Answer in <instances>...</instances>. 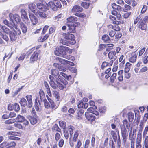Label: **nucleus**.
Instances as JSON below:
<instances>
[{
	"label": "nucleus",
	"instance_id": "1",
	"mask_svg": "<svg viewBox=\"0 0 148 148\" xmlns=\"http://www.w3.org/2000/svg\"><path fill=\"white\" fill-rule=\"evenodd\" d=\"M51 73L52 76L51 75L49 76V77L50 79L49 83L51 86L53 88L55 89L57 86L56 84L55 83V81L59 79L61 80L62 76L59 74V71L56 69H51Z\"/></svg>",
	"mask_w": 148,
	"mask_h": 148
},
{
	"label": "nucleus",
	"instance_id": "2",
	"mask_svg": "<svg viewBox=\"0 0 148 148\" xmlns=\"http://www.w3.org/2000/svg\"><path fill=\"white\" fill-rule=\"evenodd\" d=\"M54 53L56 55L61 56L64 58L72 61L75 60V58L74 56L70 55L64 54V46H61L56 47L54 51Z\"/></svg>",
	"mask_w": 148,
	"mask_h": 148
},
{
	"label": "nucleus",
	"instance_id": "3",
	"mask_svg": "<svg viewBox=\"0 0 148 148\" xmlns=\"http://www.w3.org/2000/svg\"><path fill=\"white\" fill-rule=\"evenodd\" d=\"M55 62L53 64L54 67L58 68L60 71L65 72L68 67H64L65 59H63L58 57H56L55 60Z\"/></svg>",
	"mask_w": 148,
	"mask_h": 148
},
{
	"label": "nucleus",
	"instance_id": "4",
	"mask_svg": "<svg viewBox=\"0 0 148 148\" xmlns=\"http://www.w3.org/2000/svg\"><path fill=\"white\" fill-rule=\"evenodd\" d=\"M0 30L2 32L6 34L10 33V37L11 41H13L16 40L17 38L16 34L11 32L6 27L2 26L0 24Z\"/></svg>",
	"mask_w": 148,
	"mask_h": 148
},
{
	"label": "nucleus",
	"instance_id": "5",
	"mask_svg": "<svg viewBox=\"0 0 148 148\" xmlns=\"http://www.w3.org/2000/svg\"><path fill=\"white\" fill-rule=\"evenodd\" d=\"M130 124H129L128 121L126 119H124L122 121V123L120 125L121 132L123 136V135L126 133L127 129H129Z\"/></svg>",
	"mask_w": 148,
	"mask_h": 148
},
{
	"label": "nucleus",
	"instance_id": "6",
	"mask_svg": "<svg viewBox=\"0 0 148 148\" xmlns=\"http://www.w3.org/2000/svg\"><path fill=\"white\" fill-rule=\"evenodd\" d=\"M62 35L64 38L67 40L69 44L74 45L76 43L75 37L73 34L64 33Z\"/></svg>",
	"mask_w": 148,
	"mask_h": 148
},
{
	"label": "nucleus",
	"instance_id": "7",
	"mask_svg": "<svg viewBox=\"0 0 148 148\" xmlns=\"http://www.w3.org/2000/svg\"><path fill=\"white\" fill-rule=\"evenodd\" d=\"M37 7L38 10L42 11L44 10H47L49 8L48 4L42 0H40L38 3H37Z\"/></svg>",
	"mask_w": 148,
	"mask_h": 148
},
{
	"label": "nucleus",
	"instance_id": "8",
	"mask_svg": "<svg viewBox=\"0 0 148 148\" xmlns=\"http://www.w3.org/2000/svg\"><path fill=\"white\" fill-rule=\"evenodd\" d=\"M48 5L54 11L56 10L58 8H60L61 7L60 2L58 0H54L53 2L50 1Z\"/></svg>",
	"mask_w": 148,
	"mask_h": 148
},
{
	"label": "nucleus",
	"instance_id": "9",
	"mask_svg": "<svg viewBox=\"0 0 148 148\" xmlns=\"http://www.w3.org/2000/svg\"><path fill=\"white\" fill-rule=\"evenodd\" d=\"M9 20L15 23V22L18 23L21 21V19L19 16L17 14L13 15L12 13H10L9 15Z\"/></svg>",
	"mask_w": 148,
	"mask_h": 148
},
{
	"label": "nucleus",
	"instance_id": "10",
	"mask_svg": "<svg viewBox=\"0 0 148 148\" xmlns=\"http://www.w3.org/2000/svg\"><path fill=\"white\" fill-rule=\"evenodd\" d=\"M47 10H38L37 12L35 14L39 18L41 19L46 18L48 15Z\"/></svg>",
	"mask_w": 148,
	"mask_h": 148
},
{
	"label": "nucleus",
	"instance_id": "11",
	"mask_svg": "<svg viewBox=\"0 0 148 148\" xmlns=\"http://www.w3.org/2000/svg\"><path fill=\"white\" fill-rule=\"evenodd\" d=\"M126 57H130L129 58V61L132 63H135L137 58V55H136L135 52H133L132 53H129L127 55H126Z\"/></svg>",
	"mask_w": 148,
	"mask_h": 148
},
{
	"label": "nucleus",
	"instance_id": "12",
	"mask_svg": "<svg viewBox=\"0 0 148 148\" xmlns=\"http://www.w3.org/2000/svg\"><path fill=\"white\" fill-rule=\"evenodd\" d=\"M78 23L74 22L68 23L67 25L69 27V32L72 33L74 32L75 27L78 25Z\"/></svg>",
	"mask_w": 148,
	"mask_h": 148
},
{
	"label": "nucleus",
	"instance_id": "13",
	"mask_svg": "<svg viewBox=\"0 0 148 148\" xmlns=\"http://www.w3.org/2000/svg\"><path fill=\"white\" fill-rule=\"evenodd\" d=\"M40 52V51L38 50L34 51L30 57V61L31 62H33L38 60V56Z\"/></svg>",
	"mask_w": 148,
	"mask_h": 148
},
{
	"label": "nucleus",
	"instance_id": "14",
	"mask_svg": "<svg viewBox=\"0 0 148 148\" xmlns=\"http://www.w3.org/2000/svg\"><path fill=\"white\" fill-rule=\"evenodd\" d=\"M85 116L87 119L90 122L94 121L95 119V116L92 113H89L88 112H86L85 113Z\"/></svg>",
	"mask_w": 148,
	"mask_h": 148
},
{
	"label": "nucleus",
	"instance_id": "15",
	"mask_svg": "<svg viewBox=\"0 0 148 148\" xmlns=\"http://www.w3.org/2000/svg\"><path fill=\"white\" fill-rule=\"evenodd\" d=\"M29 16L32 24L33 25H36L38 23L37 18L32 13H29Z\"/></svg>",
	"mask_w": 148,
	"mask_h": 148
},
{
	"label": "nucleus",
	"instance_id": "16",
	"mask_svg": "<svg viewBox=\"0 0 148 148\" xmlns=\"http://www.w3.org/2000/svg\"><path fill=\"white\" fill-rule=\"evenodd\" d=\"M29 8L35 14L37 12L38 9L37 6L33 3L30 4L29 5Z\"/></svg>",
	"mask_w": 148,
	"mask_h": 148
},
{
	"label": "nucleus",
	"instance_id": "17",
	"mask_svg": "<svg viewBox=\"0 0 148 148\" xmlns=\"http://www.w3.org/2000/svg\"><path fill=\"white\" fill-rule=\"evenodd\" d=\"M82 11V8L78 5L74 6L71 10L72 12L73 13H79Z\"/></svg>",
	"mask_w": 148,
	"mask_h": 148
},
{
	"label": "nucleus",
	"instance_id": "18",
	"mask_svg": "<svg viewBox=\"0 0 148 148\" xmlns=\"http://www.w3.org/2000/svg\"><path fill=\"white\" fill-rule=\"evenodd\" d=\"M139 27L142 30H146L147 27V23L145 22L140 21L139 23Z\"/></svg>",
	"mask_w": 148,
	"mask_h": 148
},
{
	"label": "nucleus",
	"instance_id": "19",
	"mask_svg": "<svg viewBox=\"0 0 148 148\" xmlns=\"http://www.w3.org/2000/svg\"><path fill=\"white\" fill-rule=\"evenodd\" d=\"M55 83L56 84L57 86L54 89L57 88V87H58L60 90H62L64 88V87L61 84L62 83L60 82V79L55 81Z\"/></svg>",
	"mask_w": 148,
	"mask_h": 148
},
{
	"label": "nucleus",
	"instance_id": "20",
	"mask_svg": "<svg viewBox=\"0 0 148 148\" xmlns=\"http://www.w3.org/2000/svg\"><path fill=\"white\" fill-rule=\"evenodd\" d=\"M25 118L24 117L20 115H18L17 116L15 119V122H22L24 121Z\"/></svg>",
	"mask_w": 148,
	"mask_h": 148
},
{
	"label": "nucleus",
	"instance_id": "21",
	"mask_svg": "<svg viewBox=\"0 0 148 148\" xmlns=\"http://www.w3.org/2000/svg\"><path fill=\"white\" fill-rule=\"evenodd\" d=\"M116 53L115 51H111L108 54V57L109 59H112L116 58Z\"/></svg>",
	"mask_w": 148,
	"mask_h": 148
},
{
	"label": "nucleus",
	"instance_id": "22",
	"mask_svg": "<svg viewBox=\"0 0 148 148\" xmlns=\"http://www.w3.org/2000/svg\"><path fill=\"white\" fill-rule=\"evenodd\" d=\"M37 120L38 118L36 116H34L33 117H31L30 119H29L31 124L32 125L35 124L36 123Z\"/></svg>",
	"mask_w": 148,
	"mask_h": 148
},
{
	"label": "nucleus",
	"instance_id": "23",
	"mask_svg": "<svg viewBox=\"0 0 148 148\" xmlns=\"http://www.w3.org/2000/svg\"><path fill=\"white\" fill-rule=\"evenodd\" d=\"M26 98L29 103L28 105L29 108L31 107L32 105V96L31 95H27L26 96Z\"/></svg>",
	"mask_w": 148,
	"mask_h": 148
},
{
	"label": "nucleus",
	"instance_id": "24",
	"mask_svg": "<svg viewBox=\"0 0 148 148\" xmlns=\"http://www.w3.org/2000/svg\"><path fill=\"white\" fill-rule=\"evenodd\" d=\"M84 111L82 110H79L76 116V118L79 120L82 119L83 116Z\"/></svg>",
	"mask_w": 148,
	"mask_h": 148
},
{
	"label": "nucleus",
	"instance_id": "25",
	"mask_svg": "<svg viewBox=\"0 0 148 148\" xmlns=\"http://www.w3.org/2000/svg\"><path fill=\"white\" fill-rule=\"evenodd\" d=\"M3 23L5 25H7L8 27H10L11 29H12L14 25V23H9L8 21L6 20H5L3 21Z\"/></svg>",
	"mask_w": 148,
	"mask_h": 148
},
{
	"label": "nucleus",
	"instance_id": "26",
	"mask_svg": "<svg viewBox=\"0 0 148 148\" xmlns=\"http://www.w3.org/2000/svg\"><path fill=\"white\" fill-rule=\"evenodd\" d=\"M20 12L21 13V17L22 19L24 18H27L28 17L27 14L25 10L24 9H21V10Z\"/></svg>",
	"mask_w": 148,
	"mask_h": 148
},
{
	"label": "nucleus",
	"instance_id": "27",
	"mask_svg": "<svg viewBox=\"0 0 148 148\" xmlns=\"http://www.w3.org/2000/svg\"><path fill=\"white\" fill-rule=\"evenodd\" d=\"M60 73L64 78L67 79L69 81H70L72 82V83L73 82L72 81H71L72 79L71 77V75L67 76L66 74L62 72H60Z\"/></svg>",
	"mask_w": 148,
	"mask_h": 148
},
{
	"label": "nucleus",
	"instance_id": "28",
	"mask_svg": "<svg viewBox=\"0 0 148 148\" xmlns=\"http://www.w3.org/2000/svg\"><path fill=\"white\" fill-rule=\"evenodd\" d=\"M38 97L40 98V100H42L44 99L45 95L44 91L42 90H40L39 92V94L38 95Z\"/></svg>",
	"mask_w": 148,
	"mask_h": 148
},
{
	"label": "nucleus",
	"instance_id": "29",
	"mask_svg": "<svg viewBox=\"0 0 148 148\" xmlns=\"http://www.w3.org/2000/svg\"><path fill=\"white\" fill-rule=\"evenodd\" d=\"M77 18L74 16H71L67 19L68 22H69V23L76 22V21H77Z\"/></svg>",
	"mask_w": 148,
	"mask_h": 148
},
{
	"label": "nucleus",
	"instance_id": "30",
	"mask_svg": "<svg viewBox=\"0 0 148 148\" xmlns=\"http://www.w3.org/2000/svg\"><path fill=\"white\" fill-rule=\"evenodd\" d=\"M64 54L66 55H67V53L70 54L72 52V50L71 49L65 46H64Z\"/></svg>",
	"mask_w": 148,
	"mask_h": 148
},
{
	"label": "nucleus",
	"instance_id": "31",
	"mask_svg": "<svg viewBox=\"0 0 148 148\" xmlns=\"http://www.w3.org/2000/svg\"><path fill=\"white\" fill-rule=\"evenodd\" d=\"M132 64L129 62H127L125 66V67L124 68V71H129L131 69Z\"/></svg>",
	"mask_w": 148,
	"mask_h": 148
},
{
	"label": "nucleus",
	"instance_id": "32",
	"mask_svg": "<svg viewBox=\"0 0 148 148\" xmlns=\"http://www.w3.org/2000/svg\"><path fill=\"white\" fill-rule=\"evenodd\" d=\"M74 65V63L70 61H68L66 60H65L64 67H66H66H68V68H67L66 69H69V65H70L71 66H73Z\"/></svg>",
	"mask_w": 148,
	"mask_h": 148
},
{
	"label": "nucleus",
	"instance_id": "33",
	"mask_svg": "<svg viewBox=\"0 0 148 148\" xmlns=\"http://www.w3.org/2000/svg\"><path fill=\"white\" fill-rule=\"evenodd\" d=\"M20 25L21 28L22 30L23 33H26L27 29V27L23 23H21Z\"/></svg>",
	"mask_w": 148,
	"mask_h": 148
},
{
	"label": "nucleus",
	"instance_id": "34",
	"mask_svg": "<svg viewBox=\"0 0 148 148\" xmlns=\"http://www.w3.org/2000/svg\"><path fill=\"white\" fill-rule=\"evenodd\" d=\"M116 132L119 133L118 129H116L115 130V131L113 130L111 131V134L112 136L113 139L114 140H116L117 138V135L116 133Z\"/></svg>",
	"mask_w": 148,
	"mask_h": 148
},
{
	"label": "nucleus",
	"instance_id": "35",
	"mask_svg": "<svg viewBox=\"0 0 148 148\" xmlns=\"http://www.w3.org/2000/svg\"><path fill=\"white\" fill-rule=\"evenodd\" d=\"M8 146L6 148H14L16 145V143L14 141H11L9 143H8Z\"/></svg>",
	"mask_w": 148,
	"mask_h": 148
},
{
	"label": "nucleus",
	"instance_id": "36",
	"mask_svg": "<svg viewBox=\"0 0 148 148\" xmlns=\"http://www.w3.org/2000/svg\"><path fill=\"white\" fill-rule=\"evenodd\" d=\"M79 133L78 130H76L74 133L73 137V141L74 142H76L78 138V137Z\"/></svg>",
	"mask_w": 148,
	"mask_h": 148
},
{
	"label": "nucleus",
	"instance_id": "37",
	"mask_svg": "<svg viewBox=\"0 0 148 148\" xmlns=\"http://www.w3.org/2000/svg\"><path fill=\"white\" fill-rule=\"evenodd\" d=\"M20 103L22 106H25L27 105V101L25 98H23L20 101Z\"/></svg>",
	"mask_w": 148,
	"mask_h": 148
},
{
	"label": "nucleus",
	"instance_id": "38",
	"mask_svg": "<svg viewBox=\"0 0 148 148\" xmlns=\"http://www.w3.org/2000/svg\"><path fill=\"white\" fill-rule=\"evenodd\" d=\"M12 29H13L15 33V34L18 35L20 34L21 32L20 30L18 28L17 26L15 25V24L14 26Z\"/></svg>",
	"mask_w": 148,
	"mask_h": 148
},
{
	"label": "nucleus",
	"instance_id": "39",
	"mask_svg": "<svg viewBox=\"0 0 148 148\" xmlns=\"http://www.w3.org/2000/svg\"><path fill=\"white\" fill-rule=\"evenodd\" d=\"M128 116L129 121H132L134 117V114L132 112H130L128 114Z\"/></svg>",
	"mask_w": 148,
	"mask_h": 148
},
{
	"label": "nucleus",
	"instance_id": "40",
	"mask_svg": "<svg viewBox=\"0 0 148 148\" xmlns=\"http://www.w3.org/2000/svg\"><path fill=\"white\" fill-rule=\"evenodd\" d=\"M105 46V47L108 48L106 49V51H108L111 49H113V46L114 45L112 44H106V45Z\"/></svg>",
	"mask_w": 148,
	"mask_h": 148
},
{
	"label": "nucleus",
	"instance_id": "41",
	"mask_svg": "<svg viewBox=\"0 0 148 148\" xmlns=\"http://www.w3.org/2000/svg\"><path fill=\"white\" fill-rule=\"evenodd\" d=\"M59 125L62 128L65 130L66 126V123L63 121H60L59 122Z\"/></svg>",
	"mask_w": 148,
	"mask_h": 148
},
{
	"label": "nucleus",
	"instance_id": "42",
	"mask_svg": "<svg viewBox=\"0 0 148 148\" xmlns=\"http://www.w3.org/2000/svg\"><path fill=\"white\" fill-rule=\"evenodd\" d=\"M124 78L127 79H129L131 76V74L129 72V71H124Z\"/></svg>",
	"mask_w": 148,
	"mask_h": 148
},
{
	"label": "nucleus",
	"instance_id": "43",
	"mask_svg": "<svg viewBox=\"0 0 148 148\" xmlns=\"http://www.w3.org/2000/svg\"><path fill=\"white\" fill-rule=\"evenodd\" d=\"M37 100L39 102V103H40V102L39 101L40 100L38 99V98H36L35 101V107L36 110L38 111L39 110V108L38 107V103L37 102Z\"/></svg>",
	"mask_w": 148,
	"mask_h": 148
},
{
	"label": "nucleus",
	"instance_id": "44",
	"mask_svg": "<svg viewBox=\"0 0 148 148\" xmlns=\"http://www.w3.org/2000/svg\"><path fill=\"white\" fill-rule=\"evenodd\" d=\"M117 74L116 73H114L112 74L110 78V81L112 83H113L116 77Z\"/></svg>",
	"mask_w": 148,
	"mask_h": 148
},
{
	"label": "nucleus",
	"instance_id": "45",
	"mask_svg": "<svg viewBox=\"0 0 148 148\" xmlns=\"http://www.w3.org/2000/svg\"><path fill=\"white\" fill-rule=\"evenodd\" d=\"M53 95L56 98L57 101H58L59 100L60 97L58 92L56 91H53Z\"/></svg>",
	"mask_w": 148,
	"mask_h": 148
},
{
	"label": "nucleus",
	"instance_id": "46",
	"mask_svg": "<svg viewBox=\"0 0 148 148\" xmlns=\"http://www.w3.org/2000/svg\"><path fill=\"white\" fill-rule=\"evenodd\" d=\"M68 129L70 133V135L72 136L73 134V131L74 129V127L72 126H68Z\"/></svg>",
	"mask_w": 148,
	"mask_h": 148
},
{
	"label": "nucleus",
	"instance_id": "47",
	"mask_svg": "<svg viewBox=\"0 0 148 148\" xmlns=\"http://www.w3.org/2000/svg\"><path fill=\"white\" fill-rule=\"evenodd\" d=\"M49 36V35L47 34L44 36L41 37L40 39H39L38 41L40 42H43L46 40L48 38Z\"/></svg>",
	"mask_w": 148,
	"mask_h": 148
},
{
	"label": "nucleus",
	"instance_id": "48",
	"mask_svg": "<svg viewBox=\"0 0 148 148\" xmlns=\"http://www.w3.org/2000/svg\"><path fill=\"white\" fill-rule=\"evenodd\" d=\"M0 35L1 36V37L4 40L6 41H8L9 39L8 37L6 35H4L2 34L1 32H0Z\"/></svg>",
	"mask_w": 148,
	"mask_h": 148
},
{
	"label": "nucleus",
	"instance_id": "49",
	"mask_svg": "<svg viewBox=\"0 0 148 148\" xmlns=\"http://www.w3.org/2000/svg\"><path fill=\"white\" fill-rule=\"evenodd\" d=\"M15 122V119H12L6 120L5 121V123L6 124H12Z\"/></svg>",
	"mask_w": 148,
	"mask_h": 148
},
{
	"label": "nucleus",
	"instance_id": "50",
	"mask_svg": "<svg viewBox=\"0 0 148 148\" xmlns=\"http://www.w3.org/2000/svg\"><path fill=\"white\" fill-rule=\"evenodd\" d=\"M14 126L16 127L19 129H22L23 128V126L21 124L15 123L14 124Z\"/></svg>",
	"mask_w": 148,
	"mask_h": 148
},
{
	"label": "nucleus",
	"instance_id": "51",
	"mask_svg": "<svg viewBox=\"0 0 148 148\" xmlns=\"http://www.w3.org/2000/svg\"><path fill=\"white\" fill-rule=\"evenodd\" d=\"M124 58L123 55H122L121 56L120 58H119V61L120 62H121V63L123 64H124L125 62V59H123Z\"/></svg>",
	"mask_w": 148,
	"mask_h": 148
},
{
	"label": "nucleus",
	"instance_id": "52",
	"mask_svg": "<svg viewBox=\"0 0 148 148\" xmlns=\"http://www.w3.org/2000/svg\"><path fill=\"white\" fill-rule=\"evenodd\" d=\"M26 56V54L25 53L21 54L20 57H19L18 60V61L23 60Z\"/></svg>",
	"mask_w": 148,
	"mask_h": 148
},
{
	"label": "nucleus",
	"instance_id": "53",
	"mask_svg": "<svg viewBox=\"0 0 148 148\" xmlns=\"http://www.w3.org/2000/svg\"><path fill=\"white\" fill-rule=\"evenodd\" d=\"M148 131V126H147L145 128L144 131L143 133V138H145L146 136Z\"/></svg>",
	"mask_w": 148,
	"mask_h": 148
},
{
	"label": "nucleus",
	"instance_id": "54",
	"mask_svg": "<svg viewBox=\"0 0 148 148\" xmlns=\"http://www.w3.org/2000/svg\"><path fill=\"white\" fill-rule=\"evenodd\" d=\"M131 7L128 5L125 4L124 6V11L125 12H127L128 10H131Z\"/></svg>",
	"mask_w": 148,
	"mask_h": 148
},
{
	"label": "nucleus",
	"instance_id": "55",
	"mask_svg": "<svg viewBox=\"0 0 148 148\" xmlns=\"http://www.w3.org/2000/svg\"><path fill=\"white\" fill-rule=\"evenodd\" d=\"M96 108L95 106H94L92 108L90 107L88 108L87 109V111L89 112H90V113H92L94 111V109H96Z\"/></svg>",
	"mask_w": 148,
	"mask_h": 148
},
{
	"label": "nucleus",
	"instance_id": "56",
	"mask_svg": "<svg viewBox=\"0 0 148 148\" xmlns=\"http://www.w3.org/2000/svg\"><path fill=\"white\" fill-rule=\"evenodd\" d=\"M14 110L16 112H18L20 110V107L19 105L16 103L14 104Z\"/></svg>",
	"mask_w": 148,
	"mask_h": 148
},
{
	"label": "nucleus",
	"instance_id": "57",
	"mask_svg": "<svg viewBox=\"0 0 148 148\" xmlns=\"http://www.w3.org/2000/svg\"><path fill=\"white\" fill-rule=\"evenodd\" d=\"M131 14V12H126L122 15V16L125 18H127Z\"/></svg>",
	"mask_w": 148,
	"mask_h": 148
},
{
	"label": "nucleus",
	"instance_id": "58",
	"mask_svg": "<svg viewBox=\"0 0 148 148\" xmlns=\"http://www.w3.org/2000/svg\"><path fill=\"white\" fill-rule=\"evenodd\" d=\"M8 143L6 142H3L0 144V148H5L8 146Z\"/></svg>",
	"mask_w": 148,
	"mask_h": 148
},
{
	"label": "nucleus",
	"instance_id": "59",
	"mask_svg": "<svg viewBox=\"0 0 148 148\" xmlns=\"http://www.w3.org/2000/svg\"><path fill=\"white\" fill-rule=\"evenodd\" d=\"M142 61L143 63L146 64L148 62V56H145L143 58Z\"/></svg>",
	"mask_w": 148,
	"mask_h": 148
},
{
	"label": "nucleus",
	"instance_id": "60",
	"mask_svg": "<svg viewBox=\"0 0 148 148\" xmlns=\"http://www.w3.org/2000/svg\"><path fill=\"white\" fill-rule=\"evenodd\" d=\"M102 38L103 40L105 42L108 41L109 40V37L107 35H104L102 36Z\"/></svg>",
	"mask_w": 148,
	"mask_h": 148
},
{
	"label": "nucleus",
	"instance_id": "61",
	"mask_svg": "<svg viewBox=\"0 0 148 148\" xmlns=\"http://www.w3.org/2000/svg\"><path fill=\"white\" fill-rule=\"evenodd\" d=\"M61 111L62 112L64 113H66L67 112V108L66 105H65L62 106Z\"/></svg>",
	"mask_w": 148,
	"mask_h": 148
},
{
	"label": "nucleus",
	"instance_id": "62",
	"mask_svg": "<svg viewBox=\"0 0 148 148\" xmlns=\"http://www.w3.org/2000/svg\"><path fill=\"white\" fill-rule=\"evenodd\" d=\"M75 15L77 16L82 18L85 17L86 16L85 14L82 13H75Z\"/></svg>",
	"mask_w": 148,
	"mask_h": 148
},
{
	"label": "nucleus",
	"instance_id": "63",
	"mask_svg": "<svg viewBox=\"0 0 148 148\" xmlns=\"http://www.w3.org/2000/svg\"><path fill=\"white\" fill-rule=\"evenodd\" d=\"M81 5L84 8H87L89 6V4L86 2H82L81 3Z\"/></svg>",
	"mask_w": 148,
	"mask_h": 148
},
{
	"label": "nucleus",
	"instance_id": "64",
	"mask_svg": "<svg viewBox=\"0 0 148 148\" xmlns=\"http://www.w3.org/2000/svg\"><path fill=\"white\" fill-rule=\"evenodd\" d=\"M82 145V143L80 140H78L77 144L75 145V148H80Z\"/></svg>",
	"mask_w": 148,
	"mask_h": 148
}]
</instances>
